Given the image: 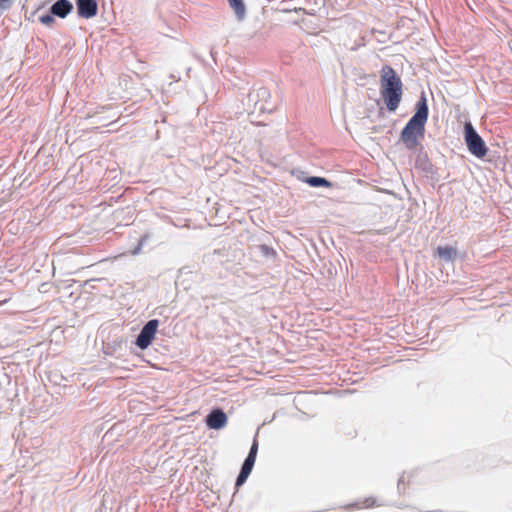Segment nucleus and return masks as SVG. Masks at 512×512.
Listing matches in <instances>:
<instances>
[{
	"label": "nucleus",
	"mask_w": 512,
	"mask_h": 512,
	"mask_svg": "<svg viewBox=\"0 0 512 512\" xmlns=\"http://www.w3.org/2000/svg\"><path fill=\"white\" fill-rule=\"evenodd\" d=\"M429 116V107L424 92L415 105V112L403 127L400 140L408 150L415 149L425 135V125Z\"/></svg>",
	"instance_id": "obj_1"
},
{
	"label": "nucleus",
	"mask_w": 512,
	"mask_h": 512,
	"mask_svg": "<svg viewBox=\"0 0 512 512\" xmlns=\"http://www.w3.org/2000/svg\"><path fill=\"white\" fill-rule=\"evenodd\" d=\"M380 94L389 112L397 110L403 95V84L400 76L389 65L380 71Z\"/></svg>",
	"instance_id": "obj_2"
},
{
	"label": "nucleus",
	"mask_w": 512,
	"mask_h": 512,
	"mask_svg": "<svg viewBox=\"0 0 512 512\" xmlns=\"http://www.w3.org/2000/svg\"><path fill=\"white\" fill-rule=\"evenodd\" d=\"M464 141L468 151L475 157L483 158L487 155L488 147L470 121L464 123Z\"/></svg>",
	"instance_id": "obj_3"
},
{
	"label": "nucleus",
	"mask_w": 512,
	"mask_h": 512,
	"mask_svg": "<svg viewBox=\"0 0 512 512\" xmlns=\"http://www.w3.org/2000/svg\"><path fill=\"white\" fill-rule=\"evenodd\" d=\"M270 98V91L266 87H259L251 91L247 96V110L251 113L271 111Z\"/></svg>",
	"instance_id": "obj_4"
},
{
	"label": "nucleus",
	"mask_w": 512,
	"mask_h": 512,
	"mask_svg": "<svg viewBox=\"0 0 512 512\" xmlns=\"http://www.w3.org/2000/svg\"><path fill=\"white\" fill-rule=\"evenodd\" d=\"M159 326L158 319L149 320L136 337L135 345L141 350L147 349L153 342Z\"/></svg>",
	"instance_id": "obj_5"
},
{
	"label": "nucleus",
	"mask_w": 512,
	"mask_h": 512,
	"mask_svg": "<svg viewBox=\"0 0 512 512\" xmlns=\"http://www.w3.org/2000/svg\"><path fill=\"white\" fill-rule=\"evenodd\" d=\"M415 167L423 173L433 183L440 181L438 169L430 161L427 153L420 152L415 160Z\"/></svg>",
	"instance_id": "obj_6"
},
{
	"label": "nucleus",
	"mask_w": 512,
	"mask_h": 512,
	"mask_svg": "<svg viewBox=\"0 0 512 512\" xmlns=\"http://www.w3.org/2000/svg\"><path fill=\"white\" fill-rule=\"evenodd\" d=\"M227 415L221 408H213L205 417V424L209 429L220 430L227 424Z\"/></svg>",
	"instance_id": "obj_7"
},
{
	"label": "nucleus",
	"mask_w": 512,
	"mask_h": 512,
	"mask_svg": "<svg viewBox=\"0 0 512 512\" xmlns=\"http://www.w3.org/2000/svg\"><path fill=\"white\" fill-rule=\"evenodd\" d=\"M75 4L80 18L91 19L98 13V3L96 0H76Z\"/></svg>",
	"instance_id": "obj_8"
},
{
	"label": "nucleus",
	"mask_w": 512,
	"mask_h": 512,
	"mask_svg": "<svg viewBox=\"0 0 512 512\" xmlns=\"http://www.w3.org/2000/svg\"><path fill=\"white\" fill-rule=\"evenodd\" d=\"M49 9L55 17L64 19L73 11L74 5L70 0H56Z\"/></svg>",
	"instance_id": "obj_9"
},
{
	"label": "nucleus",
	"mask_w": 512,
	"mask_h": 512,
	"mask_svg": "<svg viewBox=\"0 0 512 512\" xmlns=\"http://www.w3.org/2000/svg\"><path fill=\"white\" fill-rule=\"evenodd\" d=\"M436 254L445 262H453L457 256V249L450 246H438Z\"/></svg>",
	"instance_id": "obj_10"
},
{
	"label": "nucleus",
	"mask_w": 512,
	"mask_h": 512,
	"mask_svg": "<svg viewBox=\"0 0 512 512\" xmlns=\"http://www.w3.org/2000/svg\"><path fill=\"white\" fill-rule=\"evenodd\" d=\"M229 6L233 9L236 18L242 21L246 17V6L243 0H227Z\"/></svg>",
	"instance_id": "obj_11"
},
{
	"label": "nucleus",
	"mask_w": 512,
	"mask_h": 512,
	"mask_svg": "<svg viewBox=\"0 0 512 512\" xmlns=\"http://www.w3.org/2000/svg\"><path fill=\"white\" fill-rule=\"evenodd\" d=\"M304 182L307 183L311 187H327V188L333 187L332 182H330L326 178L320 177V176L306 177L304 179Z\"/></svg>",
	"instance_id": "obj_12"
},
{
	"label": "nucleus",
	"mask_w": 512,
	"mask_h": 512,
	"mask_svg": "<svg viewBox=\"0 0 512 512\" xmlns=\"http://www.w3.org/2000/svg\"><path fill=\"white\" fill-rule=\"evenodd\" d=\"M257 249L259 251V253L261 254V256L265 257V258H274L276 256V251L266 245V244H260L257 246Z\"/></svg>",
	"instance_id": "obj_13"
},
{
	"label": "nucleus",
	"mask_w": 512,
	"mask_h": 512,
	"mask_svg": "<svg viewBox=\"0 0 512 512\" xmlns=\"http://www.w3.org/2000/svg\"><path fill=\"white\" fill-rule=\"evenodd\" d=\"M123 341L121 339H116L112 343H107L104 346V353L111 355L113 354L117 348L121 347Z\"/></svg>",
	"instance_id": "obj_14"
},
{
	"label": "nucleus",
	"mask_w": 512,
	"mask_h": 512,
	"mask_svg": "<svg viewBox=\"0 0 512 512\" xmlns=\"http://www.w3.org/2000/svg\"><path fill=\"white\" fill-rule=\"evenodd\" d=\"M257 436H258V431L255 434V437L253 439V442H252V445L250 447L249 453H248V455L246 457V458L251 459L253 461H256L257 452H258V446H259L258 440H257Z\"/></svg>",
	"instance_id": "obj_15"
},
{
	"label": "nucleus",
	"mask_w": 512,
	"mask_h": 512,
	"mask_svg": "<svg viewBox=\"0 0 512 512\" xmlns=\"http://www.w3.org/2000/svg\"><path fill=\"white\" fill-rule=\"evenodd\" d=\"M39 21L48 27H51L55 23V15H53L50 11L44 15L39 17Z\"/></svg>",
	"instance_id": "obj_16"
},
{
	"label": "nucleus",
	"mask_w": 512,
	"mask_h": 512,
	"mask_svg": "<svg viewBox=\"0 0 512 512\" xmlns=\"http://www.w3.org/2000/svg\"><path fill=\"white\" fill-rule=\"evenodd\" d=\"M254 464H255V461H253L251 459H248V458H245V460H244V462H243V464L241 466L240 471L244 472L247 475H250L251 472H252V469L254 467Z\"/></svg>",
	"instance_id": "obj_17"
},
{
	"label": "nucleus",
	"mask_w": 512,
	"mask_h": 512,
	"mask_svg": "<svg viewBox=\"0 0 512 512\" xmlns=\"http://www.w3.org/2000/svg\"><path fill=\"white\" fill-rule=\"evenodd\" d=\"M248 477H249V475H247L244 472L240 471L238 476H237V478H236L235 487L236 488L241 487L246 482Z\"/></svg>",
	"instance_id": "obj_18"
},
{
	"label": "nucleus",
	"mask_w": 512,
	"mask_h": 512,
	"mask_svg": "<svg viewBox=\"0 0 512 512\" xmlns=\"http://www.w3.org/2000/svg\"><path fill=\"white\" fill-rule=\"evenodd\" d=\"M12 6V0H0V10H8Z\"/></svg>",
	"instance_id": "obj_19"
},
{
	"label": "nucleus",
	"mask_w": 512,
	"mask_h": 512,
	"mask_svg": "<svg viewBox=\"0 0 512 512\" xmlns=\"http://www.w3.org/2000/svg\"><path fill=\"white\" fill-rule=\"evenodd\" d=\"M364 503L366 507H370L375 504V501L372 498H366Z\"/></svg>",
	"instance_id": "obj_20"
},
{
	"label": "nucleus",
	"mask_w": 512,
	"mask_h": 512,
	"mask_svg": "<svg viewBox=\"0 0 512 512\" xmlns=\"http://www.w3.org/2000/svg\"><path fill=\"white\" fill-rule=\"evenodd\" d=\"M169 77L172 81H178L180 79L179 77H176L174 74H171Z\"/></svg>",
	"instance_id": "obj_21"
},
{
	"label": "nucleus",
	"mask_w": 512,
	"mask_h": 512,
	"mask_svg": "<svg viewBox=\"0 0 512 512\" xmlns=\"http://www.w3.org/2000/svg\"><path fill=\"white\" fill-rule=\"evenodd\" d=\"M404 477H400L398 480V489L400 490L401 484L403 483Z\"/></svg>",
	"instance_id": "obj_22"
},
{
	"label": "nucleus",
	"mask_w": 512,
	"mask_h": 512,
	"mask_svg": "<svg viewBox=\"0 0 512 512\" xmlns=\"http://www.w3.org/2000/svg\"><path fill=\"white\" fill-rule=\"evenodd\" d=\"M144 241H145V238H142V239L140 240L139 245H142Z\"/></svg>",
	"instance_id": "obj_23"
},
{
	"label": "nucleus",
	"mask_w": 512,
	"mask_h": 512,
	"mask_svg": "<svg viewBox=\"0 0 512 512\" xmlns=\"http://www.w3.org/2000/svg\"><path fill=\"white\" fill-rule=\"evenodd\" d=\"M140 250V247H138L136 250H134V253H137Z\"/></svg>",
	"instance_id": "obj_24"
}]
</instances>
